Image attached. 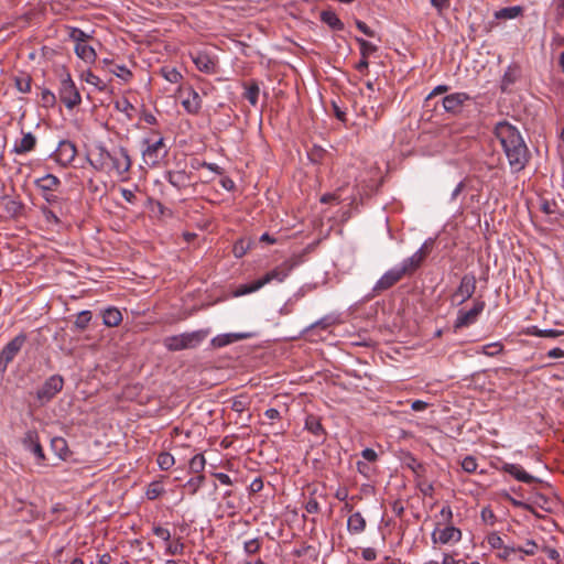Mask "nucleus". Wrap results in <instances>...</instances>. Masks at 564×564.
I'll return each mask as SVG.
<instances>
[{"mask_svg":"<svg viewBox=\"0 0 564 564\" xmlns=\"http://www.w3.org/2000/svg\"><path fill=\"white\" fill-rule=\"evenodd\" d=\"M496 137L508 159L512 171L524 169L529 160V151L520 131L509 122H499L495 129Z\"/></svg>","mask_w":564,"mask_h":564,"instance_id":"1","label":"nucleus"},{"mask_svg":"<svg viewBox=\"0 0 564 564\" xmlns=\"http://www.w3.org/2000/svg\"><path fill=\"white\" fill-rule=\"evenodd\" d=\"M88 161L96 171L118 176L124 175L131 167V159L122 147L108 151L102 144H97L90 152Z\"/></svg>","mask_w":564,"mask_h":564,"instance_id":"2","label":"nucleus"},{"mask_svg":"<svg viewBox=\"0 0 564 564\" xmlns=\"http://www.w3.org/2000/svg\"><path fill=\"white\" fill-rule=\"evenodd\" d=\"M208 329H198L167 336L163 339L164 347L170 351H180L197 348L208 337Z\"/></svg>","mask_w":564,"mask_h":564,"instance_id":"3","label":"nucleus"},{"mask_svg":"<svg viewBox=\"0 0 564 564\" xmlns=\"http://www.w3.org/2000/svg\"><path fill=\"white\" fill-rule=\"evenodd\" d=\"M291 269H292L291 264H289L288 262H284L282 264H280L279 267L274 268L273 270H271L270 272H268L261 279H259L250 284L239 286L235 291V295L241 296V295H246V294L256 292L272 281L283 282L285 280V278L289 275Z\"/></svg>","mask_w":564,"mask_h":564,"instance_id":"4","label":"nucleus"},{"mask_svg":"<svg viewBox=\"0 0 564 564\" xmlns=\"http://www.w3.org/2000/svg\"><path fill=\"white\" fill-rule=\"evenodd\" d=\"M142 143V161L150 167L159 165L167 155V148L164 143L163 137H160L156 140L145 138Z\"/></svg>","mask_w":564,"mask_h":564,"instance_id":"5","label":"nucleus"},{"mask_svg":"<svg viewBox=\"0 0 564 564\" xmlns=\"http://www.w3.org/2000/svg\"><path fill=\"white\" fill-rule=\"evenodd\" d=\"M59 97L69 109L79 105L82 101L80 94L69 74H66V76L61 80Z\"/></svg>","mask_w":564,"mask_h":564,"instance_id":"6","label":"nucleus"},{"mask_svg":"<svg viewBox=\"0 0 564 564\" xmlns=\"http://www.w3.org/2000/svg\"><path fill=\"white\" fill-rule=\"evenodd\" d=\"M64 386V379L59 375L51 376L37 390L36 397L44 404L53 399Z\"/></svg>","mask_w":564,"mask_h":564,"instance_id":"7","label":"nucleus"},{"mask_svg":"<svg viewBox=\"0 0 564 564\" xmlns=\"http://www.w3.org/2000/svg\"><path fill=\"white\" fill-rule=\"evenodd\" d=\"M181 104L189 115H197L202 107V99L192 86H183L178 89Z\"/></svg>","mask_w":564,"mask_h":564,"instance_id":"8","label":"nucleus"},{"mask_svg":"<svg viewBox=\"0 0 564 564\" xmlns=\"http://www.w3.org/2000/svg\"><path fill=\"white\" fill-rule=\"evenodd\" d=\"M25 341L24 335H18L10 340L0 352V371H4L9 365L21 350Z\"/></svg>","mask_w":564,"mask_h":564,"instance_id":"9","label":"nucleus"},{"mask_svg":"<svg viewBox=\"0 0 564 564\" xmlns=\"http://www.w3.org/2000/svg\"><path fill=\"white\" fill-rule=\"evenodd\" d=\"M434 544H449L457 543L462 539V531L454 525H446L445 528H435L431 535Z\"/></svg>","mask_w":564,"mask_h":564,"instance_id":"10","label":"nucleus"},{"mask_svg":"<svg viewBox=\"0 0 564 564\" xmlns=\"http://www.w3.org/2000/svg\"><path fill=\"white\" fill-rule=\"evenodd\" d=\"M485 308V302L476 301L469 311L460 310L454 324L455 328H462L474 324Z\"/></svg>","mask_w":564,"mask_h":564,"instance_id":"11","label":"nucleus"},{"mask_svg":"<svg viewBox=\"0 0 564 564\" xmlns=\"http://www.w3.org/2000/svg\"><path fill=\"white\" fill-rule=\"evenodd\" d=\"M476 290V278L471 274H466L462 278L460 283L454 293V300L458 304H463L473 296Z\"/></svg>","mask_w":564,"mask_h":564,"instance_id":"12","label":"nucleus"},{"mask_svg":"<svg viewBox=\"0 0 564 564\" xmlns=\"http://www.w3.org/2000/svg\"><path fill=\"white\" fill-rule=\"evenodd\" d=\"M468 100L469 96L466 93H454L445 96L442 105L447 112L456 115L462 111L464 104Z\"/></svg>","mask_w":564,"mask_h":564,"instance_id":"13","label":"nucleus"},{"mask_svg":"<svg viewBox=\"0 0 564 564\" xmlns=\"http://www.w3.org/2000/svg\"><path fill=\"white\" fill-rule=\"evenodd\" d=\"M22 444L24 448L32 452L40 462L44 460L45 455L40 444L39 434L35 430H29L25 432L22 438Z\"/></svg>","mask_w":564,"mask_h":564,"instance_id":"14","label":"nucleus"},{"mask_svg":"<svg viewBox=\"0 0 564 564\" xmlns=\"http://www.w3.org/2000/svg\"><path fill=\"white\" fill-rule=\"evenodd\" d=\"M77 150L73 142L63 140L58 143L55 151L56 161L62 165L72 163L76 156Z\"/></svg>","mask_w":564,"mask_h":564,"instance_id":"15","label":"nucleus"},{"mask_svg":"<svg viewBox=\"0 0 564 564\" xmlns=\"http://www.w3.org/2000/svg\"><path fill=\"white\" fill-rule=\"evenodd\" d=\"M404 274V270H401L400 267L392 268L388 270L376 283L373 290L375 291H383L392 285H394L398 281L402 279Z\"/></svg>","mask_w":564,"mask_h":564,"instance_id":"16","label":"nucleus"},{"mask_svg":"<svg viewBox=\"0 0 564 564\" xmlns=\"http://www.w3.org/2000/svg\"><path fill=\"white\" fill-rule=\"evenodd\" d=\"M250 334L248 333H227L215 336L210 344L214 348H221L228 346L232 343L249 338Z\"/></svg>","mask_w":564,"mask_h":564,"instance_id":"17","label":"nucleus"},{"mask_svg":"<svg viewBox=\"0 0 564 564\" xmlns=\"http://www.w3.org/2000/svg\"><path fill=\"white\" fill-rule=\"evenodd\" d=\"M502 470L513 476L517 480L531 484L538 480L536 477L528 474L520 465L518 464H511V463H505L502 465Z\"/></svg>","mask_w":564,"mask_h":564,"instance_id":"18","label":"nucleus"},{"mask_svg":"<svg viewBox=\"0 0 564 564\" xmlns=\"http://www.w3.org/2000/svg\"><path fill=\"white\" fill-rule=\"evenodd\" d=\"M192 59L196 67L205 73H213L215 70L214 59L205 52H196L192 55Z\"/></svg>","mask_w":564,"mask_h":564,"instance_id":"19","label":"nucleus"},{"mask_svg":"<svg viewBox=\"0 0 564 564\" xmlns=\"http://www.w3.org/2000/svg\"><path fill=\"white\" fill-rule=\"evenodd\" d=\"M424 257H425V252H424L423 248H420L411 257L403 260V262L399 267L401 270H404V274L411 273L420 267Z\"/></svg>","mask_w":564,"mask_h":564,"instance_id":"20","label":"nucleus"},{"mask_svg":"<svg viewBox=\"0 0 564 564\" xmlns=\"http://www.w3.org/2000/svg\"><path fill=\"white\" fill-rule=\"evenodd\" d=\"M59 184V180L53 174H46L43 177L35 180V185L42 193L54 192Z\"/></svg>","mask_w":564,"mask_h":564,"instance_id":"21","label":"nucleus"},{"mask_svg":"<svg viewBox=\"0 0 564 564\" xmlns=\"http://www.w3.org/2000/svg\"><path fill=\"white\" fill-rule=\"evenodd\" d=\"M76 55L86 63H94L96 61V52L93 46L87 42L75 44Z\"/></svg>","mask_w":564,"mask_h":564,"instance_id":"22","label":"nucleus"},{"mask_svg":"<svg viewBox=\"0 0 564 564\" xmlns=\"http://www.w3.org/2000/svg\"><path fill=\"white\" fill-rule=\"evenodd\" d=\"M35 144L36 138L31 132H28L14 144L13 151L18 154H23L32 151Z\"/></svg>","mask_w":564,"mask_h":564,"instance_id":"23","label":"nucleus"},{"mask_svg":"<svg viewBox=\"0 0 564 564\" xmlns=\"http://www.w3.org/2000/svg\"><path fill=\"white\" fill-rule=\"evenodd\" d=\"M347 529L352 534H359L366 529V520L360 512H355L347 520Z\"/></svg>","mask_w":564,"mask_h":564,"instance_id":"24","label":"nucleus"},{"mask_svg":"<svg viewBox=\"0 0 564 564\" xmlns=\"http://www.w3.org/2000/svg\"><path fill=\"white\" fill-rule=\"evenodd\" d=\"M102 321L108 327L118 326L122 321L121 312L116 307H108L102 312Z\"/></svg>","mask_w":564,"mask_h":564,"instance_id":"25","label":"nucleus"},{"mask_svg":"<svg viewBox=\"0 0 564 564\" xmlns=\"http://www.w3.org/2000/svg\"><path fill=\"white\" fill-rule=\"evenodd\" d=\"M167 181L176 188H182L188 184V175L184 171L169 172Z\"/></svg>","mask_w":564,"mask_h":564,"instance_id":"26","label":"nucleus"},{"mask_svg":"<svg viewBox=\"0 0 564 564\" xmlns=\"http://www.w3.org/2000/svg\"><path fill=\"white\" fill-rule=\"evenodd\" d=\"M51 448L62 459H66L68 456L67 442L63 437H54L51 441Z\"/></svg>","mask_w":564,"mask_h":564,"instance_id":"27","label":"nucleus"},{"mask_svg":"<svg viewBox=\"0 0 564 564\" xmlns=\"http://www.w3.org/2000/svg\"><path fill=\"white\" fill-rule=\"evenodd\" d=\"M522 8L519 6L502 8L495 12V18L498 20H510L519 17Z\"/></svg>","mask_w":564,"mask_h":564,"instance_id":"28","label":"nucleus"},{"mask_svg":"<svg viewBox=\"0 0 564 564\" xmlns=\"http://www.w3.org/2000/svg\"><path fill=\"white\" fill-rule=\"evenodd\" d=\"M321 19L323 22H325L327 25H329L334 30H343L344 24L338 19L335 12L333 11H323L321 13Z\"/></svg>","mask_w":564,"mask_h":564,"instance_id":"29","label":"nucleus"},{"mask_svg":"<svg viewBox=\"0 0 564 564\" xmlns=\"http://www.w3.org/2000/svg\"><path fill=\"white\" fill-rule=\"evenodd\" d=\"M68 36L75 44L88 42V40L91 39L89 33L77 28H68Z\"/></svg>","mask_w":564,"mask_h":564,"instance_id":"30","label":"nucleus"},{"mask_svg":"<svg viewBox=\"0 0 564 564\" xmlns=\"http://www.w3.org/2000/svg\"><path fill=\"white\" fill-rule=\"evenodd\" d=\"M205 457L203 454H197L189 460V469L192 473L199 474L205 468Z\"/></svg>","mask_w":564,"mask_h":564,"instance_id":"31","label":"nucleus"},{"mask_svg":"<svg viewBox=\"0 0 564 564\" xmlns=\"http://www.w3.org/2000/svg\"><path fill=\"white\" fill-rule=\"evenodd\" d=\"M175 463V459L170 453H161L158 456V465L162 470H169Z\"/></svg>","mask_w":564,"mask_h":564,"instance_id":"32","label":"nucleus"},{"mask_svg":"<svg viewBox=\"0 0 564 564\" xmlns=\"http://www.w3.org/2000/svg\"><path fill=\"white\" fill-rule=\"evenodd\" d=\"M356 41L359 44L360 47V54L362 57H368L372 53L377 51V46L364 39L357 37Z\"/></svg>","mask_w":564,"mask_h":564,"instance_id":"33","label":"nucleus"},{"mask_svg":"<svg viewBox=\"0 0 564 564\" xmlns=\"http://www.w3.org/2000/svg\"><path fill=\"white\" fill-rule=\"evenodd\" d=\"M532 335H535V336H539V337H552V338H555V337H558L563 334L562 330H558V329H552V328H549V329H539L536 327H533V330L531 332Z\"/></svg>","mask_w":564,"mask_h":564,"instance_id":"34","label":"nucleus"},{"mask_svg":"<svg viewBox=\"0 0 564 564\" xmlns=\"http://www.w3.org/2000/svg\"><path fill=\"white\" fill-rule=\"evenodd\" d=\"M503 347L500 343H491L482 346V354L486 356H496L502 351Z\"/></svg>","mask_w":564,"mask_h":564,"instance_id":"35","label":"nucleus"},{"mask_svg":"<svg viewBox=\"0 0 564 564\" xmlns=\"http://www.w3.org/2000/svg\"><path fill=\"white\" fill-rule=\"evenodd\" d=\"M82 77L86 83L97 87L100 90L104 89L105 85L102 84L101 79L91 72L83 73Z\"/></svg>","mask_w":564,"mask_h":564,"instance_id":"36","label":"nucleus"},{"mask_svg":"<svg viewBox=\"0 0 564 564\" xmlns=\"http://www.w3.org/2000/svg\"><path fill=\"white\" fill-rule=\"evenodd\" d=\"M91 319V314L89 311H83L78 314L75 325L77 328L84 329L89 324Z\"/></svg>","mask_w":564,"mask_h":564,"instance_id":"37","label":"nucleus"},{"mask_svg":"<svg viewBox=\"0 0 564 564\" xmlns=\"http://www.w3.org/2000/svg\"><path fill=\"white\" fill-rule=\"evenodd\" d=\"M163 492V487L159 482H152L148 487L145 495L148 499H155Z\"/></svg>","mask_w":564,"mask_h":564,"instance_id":"38","label":"nucleus"},{"mask_svg":"<svg viewBox=\"0 0 564 564\" xmlns=\"http://www.w3.org/2000/svg\"><path fill=\"white\" fill-rule=\"evenodd\" d=\"M15 87L21 93H29L31 89V79L29 76L15 78Z\"/></svg>","mask_w":564,"mask_h":564,"instance_id":"39","label":"nucleus"},{"mask_svg":"<svg viewBox=\"0 0 564 564\" xmlns=\"http://www.w3.org/2000/svg\"><path fill=\"white\" fill-rule=\"evenodd\" d=\"M204 476L203 475H199L195 478H191L186 484H185V487L189 488L191 490V494L194 495L196 494V491L199 489V487L203 485L204 482Z\"/></svg>","mask_w":564,"mask_h":564,"instance_id":"40","label":"nucleus"},{"mask_svg":"<svg viewBox=\"0 0 564 564\" xmlns=\"http://www.w3.org/2000/svg\"><path fill=\"white\" fill-rule=\"evenodd\" d=\"M460 465L466 473H474L477 468L476 458L473 456H466L465 458H463Z\"/></svg>","mask_w":564,"mask_h":564,"instance_id":"41","label":"nucleus"},{"mask_svg":"<svg viewBox=\"0 0 564 564\" xmlns=\"http://www.w3.org/2000/svg\"><path fill=\"white\" fill-rule=\"evenodd\" d=\"M163 76L170 83H178L182 78L181 73L177 72L175 68L163 69Z\"/></svg>","mask_w":564,"mask_h":564,"instance_id":"42","label":"nucleus"},{"mask_svg":"<svg viewBox=\"0 0 564 564\" xmlns=\"http://www.w3.org/2000/svg\"><path fill=\"white\" fill-rule=\"evenodd\" d=\"M41 100L44 106L50 107L55 104L56 98H55V95L51 90L43 89L41 91Z\"/></svg>","mask_w":564,"mask_h":564,"instance_id":"43","label":"nucleus"},{"mask_svg":"<svg viewBox=\"0 0 564 564\" xmlns=\"http://www.w3.org/2000/svg\"><path fill=\"white\" fill-rule=\"evenodd\" d=\"M431 4L436 9L438 15H443L444 11L449 8V0H431Z\"/></svg>","mask_w":564,"mask_h":564,"instance_id":"44","label":"nucleus"},{"mask_svg":"<svg viewBox=\"0 0 564 564\" xmlns=\"http://www.w3.org/2000/svg\"><path fill=\"white\" fill-rule=\"evenodd\" d=\"M487 542L492 549H501L503 546V541L498 533H490L487 536Z\"/></svg>","mask_w":564,"mask_h":564,"instance_id":"45","label":"nucleus"},{"mask_svg":"<svg viewBox=\"0 0 564 564\" xmlns=\"http://www.w3.org/2000/svg\"><path fill=\"white\" fill-rule=\"evenodd\" d=\"M259 96V88L257 86L249 87L246 91L247 100L254 106Z\"/></svg>","mask_w":564,"mask_h":564,"instance_id":"46","label":"nucleus"},{"mask_svg":"<svg viewBox=\"0 0 564 564\" xmlns=\"http://www.w3.org/2000/svg\"><path fill=\"white\" fill-rule=\"evenodd\" d=\"M536 549V543L533 540H529L523 547H518V551L524 553L525 555H534Z\"/></svg>","mask_w":564,"mask_h":564,"instance_id":"47","label":"nucleus"},{"mask_svg":"<svg viewBox=\"0 0 564 564\" xmlns=\"http://www.w3.org/2000/svg\"><path fill=\"white\" fill-rule=\"evenodd\" d=\"M113 73L126 82L132 76L131 72L123 65H117Z\"/></svg>","mask_w":564,"mask_h":564,"instance_id":"48","label":"nucleus"},{"mask_svg":"<svg viewBox=\"0 0 564 564\" xmlns=\"http://www.w3.org/2000/svg\"><path fill=\"white\" fill-rule=\"evenodd\" d=\"M260 549V542L258 539H251L245 542V551L249 554L256 553Z\"/></svg>","mask_w":564,"mask_h":564,"instance_id":"49","label":"nucleus"},{"mask_svg":"<svg viewBox=\"0 0 564 564\" xmlns=\"http://www.w3.org/2000/svg\"><path fill=\"white\" fill-rule=\"evenodd\" d=\"M153 533L163 541H169L171 539L170 530L163 527H154Z\"/></svg>","mask_w":564,"mask_h":564,"instance_id":"50","label":"nucleus"},{"mask_svg":"<svg viewBox=\"0 0 564 564\" xmlns=\"http://www.w3.org/2000/svg\"><path fill=\"white\" fill-rule=\"evenodd\" d=\"M440 517L443 522L451 523L453 519V512L449 506H444L440 511Z\"/></svg>","mask_w":564,"mask_h":564,"instance_id":"51","label":"nucleus"},{"mask_svg":"<svg viewBox=\"0 0 564 564\" xmlns=\"http://www.w3.org/2000/svg\"><path fill=\"white\" fill-rule=\"evenodd\" d=\"M307 429L313 432L314 434H319L322 432V425L318 421H316L314 417H311L306 421Z\"/></svg>","mask_w":564,"mask_h":564,"instance_id":"52","label":"nucleus"},{"mask_svg":"<svg viewBox=\"0 0 564 564\" xmlns=\"http://www.w3.org/2000/svg\"><path fill=\"white\" fill-rule=\"evenodd\" d=\"M500 550L501 551L498 553V557L502 560H508L512 553H516L518 551V549L516 547L505 545Z\"/></svg>","mask_w":564,"mask_h":564,"instance_id":"53","label":"nucleus"},{"mask_svg":"<svg viewBox=\"0 0 564 564\" xmlns=\"http://www.w3.org/2000/svg\"><path fill=\"white\" fill-rule=\"evenodd\" d=\"M356 26L367 36H375V32L362 21H356Z\"/></svg>","mask_w":564,"mask_h":564,"instance_id":"54","label":"nucleus"},{"mask_svg":"<svg viewBox=\"0 0 564 564\" xmlns=\"http://www.w3.org/2000/svg\"><path fill=\"white\" fill-rule=\"evenodd\" d=\"M361 456L368 462H375L377 459V453L371 448H365L361 452Z\"/></svg>","mask_w":564,"mask_h":564,"instance_id":"55","label":"nucleus"},{"mask_svg":"<svg viewBox=\"0 0 564 564\" xmlns=\"http://www.w3.org/2000/svg\"><path fill=\"white\" fill-rule=\"evenodd\" d=\"M305 510L308 513H315L318 511V502L315 499H310L305 505Z\"/></svg>","mask_w":564,"mask_h":564,"instance_id":"56","label":"nucleus"},{"mask_svg":"<svg viewBox=\"0 0 564 564\" xmlns=\"http://www.w3.org/2000/svg\"><path fill=\"white\" fill-rule=\"evenodd\" d=\"M214 476L220 481V484L229 486L232 484L230 477L225 473H215Z\"/></svg>","mask_w":564,"mask_h":564,"instance_id":"57","label":"nucleus"},{"mask_svg":"<svg viewBox=\"0 0 564 564\" xmlns=\"http://www.w3.org/2000/svg\"><path fill=\"white\" fill-rule=\"evenodd\" d=\"M409 467L416 474L419 475L421 471H423V465L417 462L416 459L414 458H411V462L409 463Z\"/></svg>","mask_w":564,"mask_h":564,"instance_id":"58","label":"nucleus"},{"mask_svg":"<svg viewBox=\"0 0 564 564\" xmlns=\"http://www.w3.org/2000/svg\"><path fill=\"white\" fill-rule=\"evenodd\" d=\"M426 406H427V403L424 401H421V400H416V401L412 402V404H411V408L413 411H423L424 409H426Z\"/></svg>","mask_w":564,"mask_h":564,"instance_id":"59","label":"nucleus"},{"mask_svg":"<svg viewBox=\"0 0 564 564\" xmlns=\"http://www.w3.org/2000/svg\"><path fill=\"white\" fill-rule=\"evenodd\" d=\"M547 356L550 358H562L564 357V350L561 348H553L549 350Z\"/></svg>","mask_w":564,"mask_h":564,"instance_id":"60","label":"nucleus"},{"mask_svg":"<svg viewBox=\"0 0 564 564\" xmlns=\"http://www.w3.org/2000/svg\"><path fill=\"white\" fill-rule=\"evenodd\" d=\"M481 518H482V520H484L485 522H488V521H489L490 523H492V520H494L495 516H494V513H492V511H491V510H489V509H482V511H481Z\"/></svg>","mask_w":564,"mask_h":564,"instance_id":"61","label":"nucleus"},{"mask_svg":"<svg viewBox=\"0 0 564 564\" xmlns=\"http://www.w3.org/2000/svg\"><path fill=\"white\" fill-rule=\"evenodd\" d=\"M264 415L269 419V420H275V419H279L280 417V412L276 410V409H268L265 412H264Z\"/></svg>","mask_w":564,"mask_h":564,"instance_id":"62","label":"nucleus"},{"mask_svg":"<svg viewBox=\"0 0 564 564\" xmlns=\"http://www.w3.org/2000/svg\"><path fill=\"white\" fill-rule=\"evenodd\" d=\"M121 195L124 198V200H127L129 203H132L133 199L135 198L133 192L130 189H127V188L121 189Z\"/></svg>","mask_w":564,"mask_h":564,"instance_id":"63","label":"nucleus"},{"mask_svg":"<svg viewBox=\"0 0 564 564\" xmlns=\"http://www.w3.org/2000/svg\"><path fill=\"white\" fill-rule=\"evenodd\" d=\"M447 89H448V88H447V86H445V85H440V86L435 87V88L431 91V94L427 96V98H432V97H433V96H435V95H440V94L446 93V91H447Z\"/></svg>","mask_w":564,"mask_h":564,"instance_id":"64","label":"nucleus"}]
</instances>
